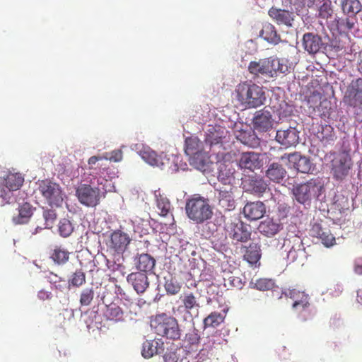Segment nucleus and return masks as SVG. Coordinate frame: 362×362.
Returning a JSON list of instances; mask_svg holds the SVG:
<instances>
[{
    "mask_svg": "<svg viewBox=\"0 0 362 362\" xmlns=\"http://www.w3.org/2000/svg\"><path fill=\"white\" fill-rule=\"evenodd\" d=\"M291 66L285 59L268 57L260 59L258 61H252L248 65V71L255 78H273L278 73L286 74L289 72Z\"/></svg>",
    "mask_w": 362,
    "mask_h": 362,
    "instance_id": "nucleus-1",
    "label": "nucleus"
},
{
    "mask_svg": "<svg viewBox=\"0 0 362 362\" xmlns=\"http://www.w3.org/2000/svg\"><path fill=\"white\" fill-rule=\"evenodd\" d=\"M235 99L245 108H257L264 104L265 92L262 86L251 81L238 83L234 90Z\"/></svg>",
    "mask_w": 362,
    "mask_h": 362,
    "instance_id": "nucleus-2",
    "label": "nucleus"
},
{
    "mask_svg": "<svg viewBox=\"0 0 362 362\" xmlns=\"http://www.w3.org/2000/svg\"><path fill=\"white\" fill-rule=\"evenodd\" d=\"M151 327L154 332L163 337L178 340L181 337V329L177 320L165 313L156 315L151 320Z\"/></svg>",
    "mask_w": 362,
    "mask_h": 362,
    "instance_id": "nucleus-3",
    "label": "nucleus"
},
{
    "mask_svg": "<svg viewBox=\"0 0 362 362\" xmlns=\"http://www.w3.org/2000/svg\"><path fill=\"white\" fill-rule=\"evenodd\" d=\"M282 294L293 300L291 308L300 321L305 322L312 318L313 313L308 294L297 288L286 289Z\"/></svg>",
    "mask_w": 362,
    "mask_h": 362,
    "instance_id": "nucleus-4",
    "label": "nucleus"
},
{
    "mask_svg": "<svg viewBox=\"0 0 362 362\" xmlns=\"http://www.w3.org/2000/svg\"><path fill=\"white\" fill-rule=\"evenodd\" d=\"M185 211L188 218L197 223L210 219L213 215L208 199L200 196L189 199L186 202Z\"/></svg>",
    "mask_w": 362,
    "mask_h": 362,
    "instance_id": "nucleus-5",
    "label": "nucleus"
},
{
    "mask_svg": "<svg viewBox=\"0 0 362 362\" xmlns=\"http://www.w3.org/2000/svg\"><path fill=\"white\" fill-rule=\"evenodd\" d=\"M322 189L321 181L315 178L294 186L293 192L296 201L304 204L310 202L313 198H317L321 194Z\"/></svg>",
    "mask_w": 362,
    "mask_h": 362,
    "instance_id": "nucleus-6",
    "label": "nucleus"
},
{
    "mask_svg": "<svg viewBox=\"0 0 362 362\" xmlns=\"http://www.w3.org/2000/svg\"><path fill=\"white\" fill-rule=\"evenodd\" d=\"M106 192L103 188L101 189L88 184H81L76 189V196L82 205L95 207L100 204L102 194L104 196Z\"/></svg>",
    "mask_w": 362,
    "mask_h": 362,
    "instance_id": "nucleus-7",
    "label": "nucleus"
},
{
    "mask_svg": "<svg viewBox=\"0 0 362 362\" xmlns=\"http://www.w3.org/2000/svg\"><path fill=\"white\" fill-rule=\"evenodd\" d=\"M37 185L40 193L50 206H59L62 205L64 197L59 184L46 179L39 181Z\"/></svg>",
    "mask_w": 362,
    "mask_h": 362,
    "instance_id": "nucleus-8",
    "label": "nucleus"
},
{
    "mask_svg": "<svg viewBox=\"0 0 362 362\" xmlns=\"http://www.w3.org/2000/svg\"><path fill=\"white\" fill-rule=\"evenodd\" d=\"M352 162L350 156L344 152L336 153L331 161V173L333 178L341 181L349 175Z\"/></svg>",
    "mask_w": 362,
    "mask_h": 362,
    "instance_id": "nucleus-9",
    "label": "nucleus"
},
{
    "mask_svg": "<svg viewBox=\"0 0 362 362\" xmlns=\"http://www.w3.org/2000/svg\"><path fill=\"white\" fill-rule=\"evenodd\" d=\"M344 102L353 107L362 105V78L353 80L349 83L344 96Z\"/></svg>",
    "mask_w": 362,
    "mask_h": 362,
    "instance_id": "nucleus-10",
    "label": "nucleus"
},
{
    "mask_svg": "<svg viewBox=\"0 0 362 362\" xmlns=\"http://www.w3.org/2000/svg\"><path fill=\"white\" fill-rule=\"evenodd\" d=\"M286 159H287L288 162L293 165V168L299 173H310L314 169L313 164L310 158L301 155L299 152L284 153L281 156V160H284Z\"/></svg>",
    "mask_w": 362,
    "mask_h": 362,
    "instance_id": "nucleus-11",
    "label": "nucleus"
},
{
    "mask_svg": "<svg viewBox=\"0 0 362 362\" xmlns=\"http://www.w3.org/2000/svg\"><path fill=\"white\" fill-rule=\"evenodd\" d=\"M130 242L131 238L127 233L120 230H117L111 233L110 239L107 243V246L113 252L122 254L127 248Z\"/></svg>",
    "mask_w": 362,
    "mask_h": 362,
    "instance_id": "nucleus-12",
    "label": "nucleus"
},
{
    "mask_svg": "<svg viewBox=\"0 0 362 362\" xmlns=\"http://www.w3.org/2000/svg\"><path fill=\"white\" fill-rule=\"evenodd\" d=\"M234 189V185H227L216 189V191L218 193V205L226 211H232L235 208Z\"/></svg>",
    "mask_w": 362,
    "mask_h": 362,
    "instance_id": "nucleus-13",
    "label": "nucleus"
},
{
    "mask_svg": "<svg viewBox=\"0 0 362 362\" xmlns=\"http://www.w3.org/2000/svg\"><path fill=\"white\" fill-rule=\"evenodd\" d=\"M228 236L235 241L245 243L250 239L251 232L242 221L230 223L226 226Z\"/></svg>",
    "mask_w": 362,
    "mask_h": 362,
    "instance_id": "nucleus-14",
    "label": "nucleus"
},
{
    "mask_svg": "<svg viewBox=\"0 0 362 362\" xmlns=\"http://www.w3.org/2000/svg\"><path fill=\"white\" fill-rule=\"evenodd\" d=\"M268 15L279 25L293 26L295 16L292 11L272 6L269 8Z\"/></svg>",
    "mask_w": 362,
    "mask_h": 362,
    "instance_id": "nucleus-15",
    "label": "nucleus"
},
{
    "mask_svg": "<svg viewBox=\"0 0 362 362\" xmlns=\"http://www.w3.org/2000/svg\"><path fill=\"white\" fill-rule=\"evenodd\" d=\"M199 140L196 137H188L185 140V153L189 156H194L193 163L197 168H203L205 165V163L202 159L199 160V157L202 156L199 153L201 149Z\"/></svg>",
    "mask_w": 362,
    "mask_h": 362,
    "instance_id": "nucleus-16",
    "label": "nucleus"
},
{
    "mask_svg": "<svg viewBox=\"0 0 362 362\" xmlns=\"http://www.w3.org/2000/svg\"><path fill=\"white\" fill-rule=\"evenodd\" d=\"M276 140L285 148L296 146L298 144V132L293 127H289L286 129H279L276 134Z\"/></svg>",
    "mask_w": 362,
    "mask_h": 362,
    "instance_id": "nucleus-17",
    "label": "nucleus"
},
{
    "mask_svg": "<svg viewBox=\"0 0 362 362\" xmlns=\"http://www.w3.org/2000/svg\"><path fill=\"white\" fill-rule=\"evenodd\" d=\"M127 281L139 295L144 293L149 287L148 278L145 273L132 272L127 276Z\"/></svg>",
    "mask_w": 362,
    "mask_h": 362,
    "instance_id": "nucleus-18",
    "label": "nucleus"
},
{
    "mask_svg": "<svg viewBox=\"0 0 362 362\" xmlns=\"http://www.w3.org/2000/svg\"><path fill=\"white\" fill-rule=\"evenodd\" d=\"M254 129L260 132H266L272 127V115L268 111L256 112L252 119Z\"/></svg>",
    "mask_w": 362,
    "mask_h": 362,
    "instance_id": "nucleus-19",
    "label": "nucleus"
},
{
    "mask_svg": "<svg viewBox=\"0 0 362 362\" xmlns=\"http://www.w3.org/2000/svg\"><path fill=\"white\" fill-rule=\"evenodd\" d=\"M266 213V206L262 202H253L247 203L243 208V214L250 221L260 219Z\"/></svg>",
    "mask_w": 362,
    "mask_h": 362,
    "instance_id": "nucleus-20",
    "label": "nucleus"
},
{
    "mask_svg": "<svg viewBox=\"0 0 362 362\" xmlns=\"http://www.w3.org/2000/svg\"><path fill=\"white\" fill-rule=\"evenodd\" d=\"M136 268L142 273L153 272L156 265V259L148 253L138 254L134 258Z\"/></svg>",
    "mask_w": 362,
    "mask_h": 362,
    "instance_id": "nucleus-21",
    "label": "nucleus"
},
{
    "mask_svg": "<svg viewBox=\"0 0 362 362\" xmlns=\"http://www.w3.org/2000/svg\"><path fill=\"white\" fill-rule=\"evenodd\" d=\"M310 234L321 240L322 243L329 247L335 243V238L327 228H323L319 223L313 225L310 229Z\"/></svg>",
    "mask_w": 362,
    "mask_h": 362,
    "instance_id": "nucleus-22",
    "label": "nucleus"
},
{
    "mask_svg": "<svg viewBox=\"0 0 362 362\" xmlns=\"http://www.w3.org/2000/svg\"><path fill=\"white\" fill-rule=\"evenodd\" d=\"M304 49L310 54H315L320 51L323 45L322 38L312 33H307L303 37Z\"/></svg>",
    "mask_w": 362,
    "mask_h": 362,
    "instance_id": "nucleus-23",
    "label": "nucleus"
},
{
    "mask_svg": "<svg viewBox=\"0 0 362 362\" xmlns=\"http://www.w3.org/2000/svg\"><path fill=\"white\" fill-rule=\"evenodd\" d=\"M239 165L241 168L255 170L262 165L259 154L254 152H246L241 155L239 160Z\"/></svg>",
    "mask_w": 362,
    "mask_h": 362,
    "instance_id": "nucleus-24",
    "label": "nucleus"
},
{
    "mask_svg": "<svg viewBox=\"0 0 362 362\" xmlns=\"http://www.w3.org/2000/svg\"><path fill=\"white\" fill-rule=\"evenodd\" d=\"M282 229L283 225L279 221H274L269 218L262 221L258 226L259 233L267 237L274 236Z\"/></svg>",
    "mask_w": 362,
    "mask_h": 362,
    "instance_id": "nucleus-25",
    "label": "nucleus"
},
{
    "mask_svg": "<svg viewBox=\"0 0 362 362\" xmlns=\"http://www.w3.org/2000/svg\"><path fill=\"white\" fill-rule=\"evenodd\" d=\"M141 156L149 165L161 168L168 162V159L165 155H158L154 151L149 148L141 151Z\"/></svg>",
    "mask_w": 362,
    "mask_h": 362,
    "instance_id": "nucleus-26",
    "label": "nucleus"
},
{
    "mask_svg": "<svg viewBox=\"0 0 362 362\" xmlns=\"http://www.w3.org/2000/svg\"><path fill=\"white\" fill-rule=\"evenodd\" d=\"M286 175V169L282 165L273 163L269 165L268 169L266 170V176L271 181L276 183L281 182Z\"/></svg>",
    "mask_w": 362,
    "mask_h": 362,
    "instance_id": "nucleus-27",
    "label": "nucleus"
},
{
    "mask_svg": "<svg viewBox=\"0 0 362 362\" xmlns=\"http://www.w3.org/2000/svg\"><path fill=\"white\" fill-rule=\"evenodd\" d=\"M164 352L163 343L158 341H148L144 342L142 348V356L148 358L154 354H161Z\"/></svg>",
    "mask_w": 362,
    "mask_h": 362,
    "instance_id": "nucleus-28",
    "label": "nucleus"
},
{
    "mask_svg": "<svg viewBox=\"0 0 362 362\" xmlns=\"http://www.w3.org/2000/svg\"><path fill=\"white\" fill-rule=\"evenodd\" d=\"M234 173L235 170L232 166L226 164L220 165L218 180L222 184V186L233 185L235 181Z\"/></svg>",
    "mask_w": 362,
    "mask_h": 362,
    "instance_id": "nucleus-29",
    "label": "nucleus"
},
{
    "mask_svg": "<svg viewBox=\"0 0 362 362\" xmlns=\"http://www.w3.org/2000/svg\"><path fill=\"white\" fill-rule=\"evenodd\" d=\"M34 209L35 208L28 202L22 204L18 207V214L13 218V222L16 224H23L28 223L33 214Z\"/></svg>",
    "mask_w": 362,
    "mask_h": 362,
    "instance_id": "nucleus-30",
    "label": "nucleus"
},
{
    "mask_svg": "<svg viewBox=\"0 0 362 362\" xmlns=\"http://www.w3.org/2000/svg\"><path fill=\"white\" fill-rule=\"evenodd\" d=\"M260 245L257 243H252L248 247H245L243 258L250 264H256L261 258Z\"/></svg>",
    "mask_w": 362,
    "mask_h": 362,
    "instance_id": "nucleus-31",
    "label": "nucleus"
},
{
    "mask_svg": "<svg viewBox=\"0 0 362 362\" xmlns=\"http://www.w3.org/2000/svg\"><path fill=\"white\" fill-rule=\"evenodd\" d=\"M260 36L269 43L274 45L278 44L281 41L280 35L277 33L275 27L271 23L264 25Z\"/></svg>",
    "mask_w": 362,
    "mask_h": 362,
    "instance_id": "nucleus-32",
    "label": "nucleus"
},
{
    "mask_svg": "<svg viewBox=\"0 0 362 362\" xmlns=\"http://www.w3.org/2000/svg\"><path fill=\"white\" fill-rule=\"evenodd\" d=\"M70 252L61 246H55L49 254L50 259L58 265L66 264L69 259Z\"/></svg>",
    "mask_w": 362,
    "mask_h": 362,
    "instance_id": "nucleus-33",
    "label": "nucleus"
},
{
    "mask_svg": "<svg viewBox=\"0 0 362 362\" xmlns=\"http://www.w3.org/2000/svg\"><path fill=\"white\" fill-rule=\"evenodd\" d=\"M5 186L9 191H16L24 182V177L20 173H9L4 179Z\"/></svg>",
    "mask_w": 362,
    "mask_h": 362,
    "instance_id": "nucleus-34",
    "label": "nucleus"
},
{
    "mask_svg": "<svg viewBox=\"0 0 362 362\" xmlns=\"http://www.w3.org/2000/svg\"><path fill=\"white\" fill-rule=\"evenodd\" d=\"M183 307L188 314L191 315L192 311L198 312L200 305L197 298L192 293H185L181 298Z\"/></svg>",
    "mask_w": 362,
    "mask_h": 362,
    "instance_id": "nucleus-35",
    "label": "nucleus"
},
{
    "mask_svg": "<svg viewBox=\"0 0 362 362\" xmlns=\"http://www.w3.org/2000/svg\"><path fill=\"white\" fill-rule=\"evenodd\" d=\"M318 137L323 146L333 145L337 139L334 129L329 125L322 127Z\"/></svg>",
    "mask_w": 362,
    "mask_h": 362,
    "instance_id": "nucleus-36",
    "label": "nucleus"
},
{
    "mask_svg": "<svg viewBox=\"0 0 362 362\" xmlns=\"http://www.w3.org/2000/svg\"><path fill=\"white\" fill-rule=\"evenodd\" d=\"M267 184L262 178H252L250 180L248 190L260 197L266 192Z\"/></svg>",
    "mask_w": 362,
    "mask_h": 362,
    "instance_id": "nucleus-37",
    "label": "nucleus"
},
{
    "mask_svg": "<svg viewBox=\"0 0 362 362\" xmlns=\"http://www.w3.org/2000/svg\"><path fill=\"white\" fill-rule=\"evenodd\" d=\"M105 316L107 319L115 322L124 320V312L122 309L115 303H111L107 306Z\"/></svg>",
    "mask_w": 362,
    "mask_h": 362,
    "instance_id": "nucleus-38",
    "label": "nucleus"
},
{
    "mask_svg": "<svg viewBox=\"0 0 362 362\" xmlns=\"http://www.w3.org/2000/svg\"><path fill=\"white\" fill-rule=\"evenodd\" d=\"M341 7L344 13L351 16H355L361 10V4L358 0H342Z\"/></svg>",
    "mask_w": 362,
    "mask_h": 362,
    "instance_id": "nucleus-39",
    "label": "nucleus"
},
{
    "mask_svg": "<svg viewBox=\"0 0 362 362\" xmlns=\"http://www.w3.org/2000/svg\"><path fill=\"white\" fill-rule=\"evenodd\" d=\"M43 218L45 221L44 227L37 226L35 232L33 234H35L37 230H42V228H52L57 219V214L54 210L52 209H45L42 213Z\"/></svg>",
    "mask_w": 362,
    "mask_h": 362,
    "instance_id": "nucleus-40",
    "label": "nucleus"
},
{
    "mask_svg": "<svg viewBox=\"0 0 362 362\" xmlns=\"http://www.w3.org/2000/svg\"><path fill=\"white\" fill-rule=\"evenodd\" d=\"M294 245L288 252V259L292 262H295L298 259L299 254H303V243L302 240L299 237H293Z\"/></svg>",
    "mask_w": 362,
    "mask_h": 362,
    "instance_id": "nucleus-41",
    "label": "nucleus"
},
{
    "mask_svg": "<svg viewBox=\"0 0 362 362\" xmlns=\"http://www.w3.org/2000/svg\"><path fill=\"white\" fill-rule=\"evenodd\" d=\"M224 320L222 314L218 312H213L204 320V326L206 327H216L221 325Z\"/></svg>",
    "mask_w": 362,
    "mask_h": 362,
    "instance_id": "nucleus-42",
    "label": "nucleus"
},
{
    "mask_svg": "<svg viewBox=\"0 0 362 362\" xmlns=\"http://www.w3.org/2000/svg\"><path fill=\"white\" fill-rule=\"evenodd\" d=\"M156 206L158 209L160 211V215L162 216H165L170 211L171 204L168 199L159 194L156 195Z\"/></svg>",
    "mask_w": 362,
    "mask_h": 362,
    "instance_id": "nucleus-43",
    "label": "nucleus"
},
{
    "mask_svg": "<svg viewBox=\"0 0 362 362\" xmlns=\"http://www.w3.org/2000/svg\"><path fill=\"white\" fill-rule=\"evenodd\" d=\"M250 284L253 285V288L262 291L272 290L275 286L272 279L266 278L256 279L255 282L252 281Z\"/></svg>",
    "mask_w": 362,
    "mask_h": 362,
    "instance_id": "nucleus-44",
    "label": "nucleus"
},
{
    "mask_svg": "<svg viewBox=\"0 0 362 362\" xmlns=\"http://www.w3.org/2000/svg\"><path fill=\"white\" fill-rule=\"evenodd\" d=\"M86 282V274L82 269H78L70 276L68 283L69 286L79 287Z\"/></svg>",
    "mask_w": 362,
    "mask_h": 362,
    "instance_id": "nucleus-45",
    "label": "nucleus"
},
{
    "mask_svg": "<svg viewBox=\"0 0 362 362\" xmlns=\"http://www.w3.org/2000/svg\"><path fill=\"white\" fill-rule=\"evenodd\" d=\"M59 235L64 238L69 237L74 230V226L71 221L66 218H62L58 224Z\"/></svg>",
    "mask_w": 362,
    "mask_h": 362,
    "instance_id": "nucleus-46",
    "label": "nucleus"
},
{
    "mask_svg": "<svg viewBox=\"0 0 362 362\" xmlns=\"http://www.w3.org/2000/svg\"><path fill=\"white\" fill-rule=\"evenodd\" d=\"M166 293L170 295H176L181 290V285L173 278L166 280L164 284Z\"/></svg>",
    "mask_w": 362,
    "mask_h": 362,
    "instance_id": "nucleus-47",
    "label": "nucleus"
},
{
    "mask_svg": "<svg viewBox=\"0 0 362 362\" xmlns=\"http://www.w3.org/2000/svg\"><path fill=\"white\" fill-rule=\"evenodd\" d=\"M94 297V291L92 288H86L83 289L81 294L80 303L83 306L89 305Z\"/></svg>",
    "mask_w": 362,
    "mask_h": 362,
    "instance_id": "nucleus-48",
    "label": "nucleus"
},
{
    "mask_svg": "<svg viewBox=\"0 0 362 362\" xmlns=\"http://www.w3.org/2000/svg\"><path fill=\"white\" fill-rule=\"evenodd\" d=\"M185 341L190 346L198 345L200 341V336L198 333V330L193 329L187 333L185 334Z\"/></svg>",
    "mask_w": 362,
    "mask_h": 362,
    "instance_id": "nucleus-49",
    "label": "nucleus"
},
{
    "mask_svg": "<svg viewBox=\"0 0 362 362\" xmlns=\"http://www.w3.org/2000/svg\"><path fill=\"white\" fill-rule=\"evenodd\" d=\"M224 285L225 286H229L231 288H235L237 289L242 288L243 286V283L241 279L238 276H235L233 275H230L227 278H224Z\"/></svg>",
    "mask_w": 362,
    "mask_h": 362,
    "instance_id": "nucleus-50",
    "label": "nucleus"
},
{
    "mask_svg": "<svg viewBox=\"0 0 362 362\" xmlns=\"http://www.w3.org/2000/svg\"><path fill=\"white\" fill-rule=\"evenodd\" d=\"M332 9L330 4L325 2L321 5L319 9V16L324 19H328L332 16Z\"/></svg>",
    "mask_w": 362,
    "mask_h": 362,
    "instance_id": "nucleus-51",
    "label": "nucleus"
},
{
    "mask_svg": "<svg viewBox=\"0 0 362 362\" xmlns=\"http://www.w3.org/2000/svg\"><path fill=\"white\" fill-rule=\"evenodd\" d=\"M123 153L122 151L119 149H117L115 151H112L110 153L109 157H103L105 160H110L111 161L114 162H119L122 160Z\"/></svg>",
    "mask_w": 362,
    "mask_h": 362,
    "instance_id": "nucleus-52",
    "label": "nucleus"
},
{
    "mask_svg": "<svg viewBox=\"0 0 362 362\" xmlns=\"http://www.w3.org/2000/svg\"><path fill=\"white\" fill-rule=\"evenodd\" d=\"M103 159H104V158L103 156H91L90 158H89L88 160V169L89 170H95L96 168L94 167V165L100 160H102Z\"/></svg>",
    "mask_w": 362,
    "mask_h": 362,
    "instance_id": "nucleus-53",
    "label": "nucleus"
},
{
    "mask_svg": "<svg viewBox=\"0 0 362 362\" xmlns=\"http://www.w3.org/2000/svg\"><path fill=\"white\" fill-rule=\"evenodd\" d=\"M47 278L49 281V282L54 285V284L60 283L62 281V278L58 276L57 274L50 272L47 276Z\"/></svg>",
    "mask_w": 362,
    "mask_h": 362,
    "instance_id": "nucleus-54",
    "label": "nucleus"
},
{
    "mask_svg": "<svg viewBox=\"0 0 362 362\" xmlns=\"http://www.w3.org/2000/svg\"><path fill=\"white\" fill-rule=\"evenodd\" d=\"M52 296L51 292L44 289L40 290L37 293V297L42 300H49L52 298Z\"/></svg>",
    "mask_w": 362,
    "mask_h": 362,
    "instance_id": "nucleus-55",
    "label": "nucleus"
},
{
    "mask_svg": "<svg viewBox=\"0 0 362 362\" xmlns=\"http://www.w3.org/2000/svg\"><path fill=\"white\" fill-rule=\"evenodd\" d=\"M11 191L6 192L5 190H1L0 197L4 201L5 203H9L11 197Z\"/></svg>",
    "mask_w": 362,
    "mask_h": 362,
    "instance_id": "nucleus-56",
    "label": "nucleus"
},
{
    "mask_svg": "<svg viewBox=\"0 0 362 362\" xmlns=\"http://www.w3.org/2000/svg\"><path fill=\"white\" fill-rule=\"evenodd\" d=\"M163 358L165 362H177V360L176 355L173 353L165 354Z\"/></svg>",
    "mask_w": 362,
    "mask_h": 362,
    "instance_id": "nucleus-57",
    "label": "nucleus"
},
{
    "mask_svg": "<svg viewBox=\"0 0 362 362\" xmlns=\"http://www.w3.org/2000/svg\"><path fill=\"white\" fill-rule=\"evenodd\" d=\"M66 281L64 279H62V282L54 284L53 286L56 289L59 290L60 291H63V290L66 287Z\"/></svg>",
    "mask_w": 362,
    "mask_h": 362,
    "instance_id": "nucleus-58",
    "label": "nucleus"
},
{
    "mask_svg": "<svg viewBox=\"0 0 362 362\" xmlns=\"http://www.w3.org/2000/svg\"><path fill=\"white\" fill-rule=\"evenodd\" d=\"M344 25L348 30H351L354 28V23L351 21L349 18H346L344 21Z\"/></svg>",
    "mask_w": 362,
    "mask_h": 362,
    "instance_id": "nucleus-59",
    "label": "nucleus"
},
{
    "mask_svg": "<svg viewBox=\"0 0 362 362\" xmlns=\"http://www.w3.org/2000/svg\"><path fill=\"white\" fill-rule=\"evenodd\" d=\"M354 271L356 274L362 275V263H357L355 265Z\"/></svg>",
    "mask_w": 362,
    "mask_h": 362,
    "instance_id": "nucleus-60",
    "label": "nucleus"
},
{
    "mask_svg": "<svg viewBox=\"0 0 362 362\" xmlns=\"http://www.w3.org/2000/svg\"><path fill=\"white\" fill-rule=\"evenodd\" d=\"M357 301L362 305V286L357 291Z\"/></svg>",
    "mask_w": 362,
    "mask_h": 362,
    "instance_id": "nucleus-61",
    "label": "nucleus"
},
{
    "mask_svg": "<svg viewBox=\"0 0 362 362\" xmlns=\"http://www.w3.org/2000/svg\"><path fill=\"white\" fill-rule=\"evenodd\" d=\"M358 71L362 74V59L358 62Z\"/></svg>",
    "mask_w": 362,
    "mask_h": 362,
    "instance_id": "nucleus-62",
    "label": "nucleus"
},
{
    "mask_svg": "<svg viewBox=\"0 0 362 362\" xmlns=\"http://www.w3.org/2000/svg\"><path fill=\"white\" fill-rule=\"evenodd\" d=\"M287 243H291V240H290V239L286 240V243H285V244H287Z\"/></svg>",
    "mask_w": 362,
    "mask_h": 362,
    "instance_id": "nucleus-63",
    "label": "nucleus"
}]
</instances>
